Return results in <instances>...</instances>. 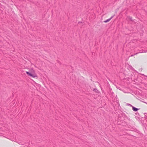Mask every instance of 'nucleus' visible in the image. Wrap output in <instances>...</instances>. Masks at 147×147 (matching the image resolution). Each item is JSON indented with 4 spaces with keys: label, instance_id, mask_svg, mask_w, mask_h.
Masks as SVG:
<instances>
[{
    "label": "nucleus",
    "instance_id": "1",
    "mask_svg": "<svg viewBox=\"0 0 147 147\" xmlns=\"http://www.w3.org/2000/svg\"><path fill=\"white\" fill-rule=\"evenodd\" d=\"M30 76L33 78H35L37 77V75L35 74H32L31 73Z\"/></svg>",
    "mask_w": 147,
    "mask_h": 147
},
{
    "label": "nucleus",
    "instance_id": "2",
    "mask_svg": "<svg viewBox=\"0 0 147 147\" xmlns=\"http://www.w3.org/2000/svg\"><path fill=\"white\" fill-rule=\"evenodd\" d=\"M131 106L132 107V109L134 111H136L139 109L135 108L131 105Z\"/></svg>",
    "mask_w": 147,
    "mask_h": 147
},
{
    "label": "nucleus",
    "instance_id": "3",
    "mask_svg": "<svg viewBox=\"0 0 147 147\" xmlns=\"http://www.w3.org/2000/svg\"><path fill=\"white\" fill-rule=\"evenodd\" d=\"M113 16H112L110 18L106 20L104 22L105 23H107V22H109L113 18Z\"/></svg>",
    "mask_w": 147,
    "mask_h": 147
},
{
    "label": "nucleus",
    "instance_id": "4",
    "mask_svg": "<svg viewBox=\"0 0 147 147\" xmlns=\"http://www.w3.org/2000/svg\"><path fill=\"white\" fill-rule=\"evenodd\" d=\"M93 91H94L96 93H99V91L96 88H94L93 89Z\"/></svg>",
    "mask_w": 147,
    "mask_h": 147
},
{
    "label": "nucleus",
    "instance_id": "5",
    "mask_svg": "<svg viewBox=\"0 0 147 147\" xmlns=\"http://www.w3.org/2000/svg\"><path fill=\"white\" fill-rule=\"evenodd\" d=\"M127 19L128 20H129L130 21H132V18L131 17H128Z\"/></svg>",
    "mask_w": 147,
    "mask_h": 147
},
{
    "label": "nucleus",
    "instance_id": "6",
    "mask_svg": "<svg viewBox=\"0 0 147 147\" xmlns=\"http://www.w3.org/2000/svg\"><path fill=\"white\" fill-rule=\"evenodd\" d=\"M26 73L29 76H30V74H31V73H30L29 72H28V71H26Z\"/></svg>",
    "mask_w": 147,
    "mask_h": 147
}]
</instances>
